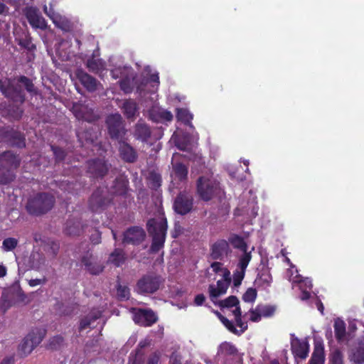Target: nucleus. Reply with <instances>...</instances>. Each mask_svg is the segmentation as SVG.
Returning a JSON list of instances; mask_svg holds the SVG:
<instances>
[{
	"label": "nucleus",
	"mask_w": 364,
	"mask_h": 364,
	"mask_svg": "<svg viewBox=\"0 0 364 364\" xmlns=\"http://www.w3.org/2000/svg\"><path fill=\"white\" fill-rule=\"evenodd\" d=\"M32 97L39 94L38 89L35 86L33 80L25 75H19L14 78L3 77L0 79V92L1 95L13 103L0 104L2 116H6L12 120H20L24 113L21 105L26 102V93L22 87Z\"/></svg>",
	"instance_id": "1"
},
{
	"label": "nucleus",
	"mask_w": 364,
	"mask_h": 364,
	"mask_svg": "<svg viewBox=\"0 0 364 364\" xmlns=\"http://www.w3.org/2000/svg\"><path fill=\"white\" fill-rule=\"evenodd\" d=\"M21 158L11 151L0 154V184L6 185L16 178L15 171L21 164Z\"/></svg>",
	"instance_id": "2"
},
{
	"label": "nucleus",
	"mask_w": 364,
	"mask_h": 364,
	"mask_svg": "<svg viewBox=\"0 0 364 364\" xmlns=\"http://www.w3.org/2000/svg\"><path fill=\"white\" fill-rule=\"evenodd\" d=\"M55 197L48 193H38L28 199L26 210L28 214L40 216L47 213L54 206Z\"/></svg>",
	"instance_id": "3"
},
{
	"label": "nucleus",
	"mask_w": 364,
	"mask_h": 364,
	"mask_svg": "<svg viewBox=\"0 0 364 364\" xmlns=\"http://www.w3.org/2000/svg\"><path fill=\"white\" fill-rule=\"evenodd\" d=\"M30 300L21 289L19 282H15L10 287L4 289L1 297V309L6 312L13 306L27 304Z\"/></svg>",
	"instance_id": "4"
},
{
	"label": "nucleus",
	"mask_w": 364,
	"mask_h": 364,
	"mask_svg": "<svg viewBox=\"0 0 364 364\" xmlns=\"http://www.w3.org/2000/svg\"><path fill=\"white\" fill-rule=\"evenodd\" d=\"M148 232L152 237L150 250H160L164 247L168 228L167 220L151 218L146 223Z\"/></svg>",
	"instance_id": "5"
},
{
	"label": "nucleus",
	"mask_w": 364,
	"mask_h": 364,
	"mask_svg": "<svg viewBox=\"0 0 364 364\" xmlns=\"http://www.w3.org/2000/svg\"><path fill=\"white\" fill-rule=\"evenodd\" d=\"M197 193L204 201H209L219 194L220 183L211 177L200 176L196 183Z\"/></svg>",
	"instance_id": "6"
},
{
	"label": "nucleus",
	"mask_w": 364,
	"mask_h": 364,
	"mask_svg": "<svg viewBox=\"0 0 364 364\" xmlns=\"http://www.w3.org/2000/svg\"><path fill=\"white\" fill-rule=\"evenodd\" d=\"M46 334V330L44 328L32 329L18 346V352L21 356H27L30 354L41 343Z\"/></svg>",
	"instance_id": "7"
},
{
	"label": "nucleus",
	"mask_w": 364,
	"mask_h": 364,
	"mask_svg": "<svg viewBox=\"0 0 364 364\" xmlns=\"http://www.w3.org/2000/svg\"><path fill=\"white\" fill-rule=\"evenodd\" d=\"M105 124L109 137L117 141L127 139V129L122 116L119 114H112L107 117Z\"/></svg>",
	"instance_id": "8"
},
{
	"label": "nucleus",
	"mask_w": 364,
	"mask_h": 364,
	"mask_svg": "<svg viewBox=\"0 0 364 364\" xmlns=\"http://www.w3.org/2000/svg\"><path fill=\"white\" fill-rule=\"evenodd\" d=\"M164 282L163 278L158 274L150 273L144 275L136 283V290L139 294H153Z\"/></svg>",
	"instance_id": "9"
},
{
	"label": "nucleus",
	"mask_w": 364,
	"mask_h": 364,
	"mask_svg": "<svg viewBox=\"0 0 364 364\" xmlns=\"http://www.w3.org/2000/svg\"><path fill=\"white\" fill-rule=\"evenodd\" d=\"M18 269L26 272L31 269H39L44 264L45 257L42 252H24L23 257L19 259L16 255Z\"/></svg>",
	"instance_id": "10"
},
{
	"label": "nucleus",
	"mask_w": 364,
	"mask_h": 364,
	"mask_svg": "<svg viewBox=\"0 0 364 364\" xmlns=\"http://www.w3.org/2000/svg\"><path fill=\"white\" fill-rule=\"evenodd\" d=\"M0 142L20 149L26 146L24 134L11 127L0 128Z\"/></svg>",
	"instance_id": "11"
},
{
	"label": "nucleus",
	"mask_w": 364,
	"mask_h": 364,
	"mask_svg": "<svg viewBox=\"0 0 364 364\" xmlns=\"http://www.w3.org/2000/svg\"><path fill=\"white\" fill-rule=\"evenodd\" d=\"M112 203L102 188H97L92 193L88 200L89 208L94 213H100L105 210Z\"/></svg>",
	"instance_id": "12"
},
{
	"label": "nucleus",
	"mask_w": 364,
	"mask_h": 364,
	"mask_svg": "<svg viewBox=\"0 0 364 364\" xmlns=\"http://www.w3.org/2000/svg\"><path fill=\"white\" fill-rule=\"evenodd\" d=\"M87 173L93 178H102L108 173L109 166L105 159H93L87 161Z\"/></svg>",
	"instance_id": "13"
},
{
	"label": "nucleus",
	"mask_w": 364,
	"mask_h": 364,
	"mask_svg": "<svg viewBox=\"0 0 364 364\" xmlns=\"http://www.w3.org/2000/svg\"><path fill=\"white\" fill-rule=\"evenodd\" d=\"M173 206L176 213L185 215L193 209V198L185 191L180 192L176 197Z\"/></svg>",
	"instance_id": "14"
},
{
	"label": "nucleus",
	"mask_w": 364,
	"mask_h": 364,
	"mask_svg": "<svg viewBox=\"0 0 364 364\" xmlns=\"http://www.w3.org/2000/svg\"><path fill=\"white\" fill-rule=\"evenodd\" d=\"M146 236L141 227L132 226L124 232L122 242L127 245H139L144 241Z\"/></svg>",
	"instance_id": "15"
},
{
	"label": "nucleus",
	"mask_w": 364,
	"mask_h": 364,
	"mask_svg": "<svg viewBox=\"0 0 364 364\" xmlns=\"http://www.w3.org/2000/svg\"><path fill=\"white\" fill-rule=\"evenodd\" d=\"M24 14L29 24L33 28H39L41 30H46L47 28V23L37 8L33 6L26 7L24 10Z\"/></svg>",
	"instance_id": "16"
},
{
	"label": "nucleus",
	"mask_w": 364,
	"mask_h": 364,
	"mask_svg": "<svg viewBox=\"0 0 364 364\" xmlns=\"http://www.w3.org/2000/svg\"><path fill=\"white\" fill-rule=\"evenodd\" d=\"M133 320L141 326H150L158 321V316L151 309H138L133 315Z\"/></svg>",
	"instance_id": "17"
},
{
	"label": "nucleus",
	"mask_w": 364,
	"mask_h": 364,
	"mask_svg": "<svg viewBox=\"0 0 364 364\" xmlns=\"http://www.w3.org/2000/svg\"><path fill=\"white\" fill-rule=\"evenodd\" d=\"M127 141V139L117 141L119 144L118 151L119 156L124 162L133 164L137 161L138 154L136 150Z\"/></svg>",
	"instance_id": "18"
},
{
	"label": "nucleus",
	"mask_w": 364,
	"mask_h": 364,
	"mask_svg": "<svg viewBox=\"0 0 364 364\" xmlns=\"http://www.w3.org/2000/svg\"><path fill=\"white\" fill-rule=\"evenodd\" d=\"M34 248L38 250H58L60 249L59 242L45 236L40 233H35L33 235Z\"/></svg>",
	"instance_id": "19"
},
{
	"label": "nucleus",
	"mask_w": 364,
	"mask_h": 364,
	"mask_svg": "<svg viewBox=\"0 0 364 364\" xmlns=\"http://www.w3.org/2000/svg\"><path fill=\"white\" fill-rule=\"evenodd\" d=\"M81 264L85 267V269L92 275H99L104 271L105 266L97 262L92 255H83L80 259Z\"/></svg>",
	"instance_id": "20"
},
{
	"label": "nucleus",
	"mask_w": 364,
	"mask_h": 364,
	"mask_svg": "<svg viewBox=\"0 0 364 364\" xmlns=\"http://www.w3.org/2000/svg\"><path fill=\"white\" fill-rule=\"evenodd\" d=\"M129 181L127 177L119 176L113 181L111 186V192L114 196H122L124 198L129 197Z\"/></svg>",
	"instance_id": "21"
},
{
	"label": "nucleus",
	"mask_w": 364,
	"mask_h": 364,
	"mask_svg": "<svg viewBox=\"0 0 364 364\" xmlns=\"http://www.w3.org/2000/svg\"><path fill=\"white\" fill-rule=\"evenodd\" d=\"M291 351L294 357L305 359L309 354V345L307 341H301L298 338L291 341Z\"/></svg>",
	"instance_id": "22"
},
{
	"label": "nucleus",
	"mask_w": 364,
	"mask_h": 364,
	"mask_svg": "<svg viewBox=\"0 0 364 364\" xmlns=\"http://www.w3.org/2000/svg\"><path fill=\"white\" fill-rule=\"evenodd\" d=\"M229 283L224 280H218L217 282V287L214 284H210L208 291L210 300L217 304L216 299L220 296L226 293L229 286Z\"/></svg>",
	"instance_id": "23"
},
{
	"label": "nucleus",
	"mask_w": 364,
	"mask_h": 364,
	"mask_svg": "<svg viewBox=\"0 0 364 364\" xmlns=\"http://www.w3.org/2000/svg\"><path fill=\"white\" fill-rule=\"evenodd\" d=\"M85 226L79 219H68L64 228L65 234L70 236L80 235L84 231Z\"/></svg>",
	"instance_id": "24"
},
{
	"label": "nucleus",
	"mask_w": 364,
	"mask_h": 364,
	"mask_svg": "<svg viewBox=\"0 0 364 364\" xmlns=\"http://www.w3.org/2000/svg\"><path fill=\"white\" fill-rule=\"evenodd\" d=\"M77 77L80 83L89 91L94 92L97 88L98 82L94 77L87 73L80 70L77 73Z\"/></svg>",
	"instance_id": "25"
},
{
	"label": "nucleus",
	"mask_w": 364,
	"mask_h": 364,
	"mask_svg": "<svg viewBox=\"0 0 364 364\" xmlns=\"http://www.w3.org/2000/svg\"><path fill=\"white\" fill-rule=\"evenodd\" d=\"M150 127L144 122L139 121L134 127V136L142 142H147L151 137Z\"/></svg>",
	"instance_id": "26"
},
{
	"label": "nucleus",
	"mask_w": 364,
	"mask_h": 364,
	"mask_svg": "<svg viewBox=\"0 0 364 364\" xmlns=\"http://www.w3.org/2000/svg\"><path fill=\"white\" fill-rule=\"evenodd\" d=\"M325 353L324 347L321 341H315L314 348L309 364H324Z\"/></svg>",
	"instance_id": "27"
},
{
	"label": "nucleus",
	"mask_w": 364,
	"mask_h": 364,
	"mask_svg": "<svg viewBox=\"0 0 364 364\" xmlns=\"http://www.w3.org/2000/svg\"><path fill=\"white\" fill-rule=\"evenodd\" d=\"M54 309L60 316H72L77 314L78 305L76 303L57 302L54 306Z\"/></svg>",
	"instance_id": "28"
},
{
	"label": "nucleus",
	"mask_w": 364,
	"mask_h": 364,
	"mask_svg": "<svg viewBox=\"0 0 364 364\" xmlns=\"http://www.w3.org/2000/svg\"><path fill=\"white\" fill-rule=\"evenodd\" d=\"M102 316V312L97 309L92 310L87 315L80 321L79 331L91 327V324Z\"/></svg>",
	"instance_id": "29"
},
{
	"label": "nucleus",
	"mask_w": 364,
	"mask_h": 364,
	"mask_svg": "<svg viewBox=\"0 0 364 364\" xmlns=\"http://www.w3.org/2000/svg\"><path fill=\"white\" fill-rule=\"evenodd\" d=\"M173 173L176 180L185 182L188 179V168L181 162H176L173 164Z\"/></svg>",
	"instance_id": "30"
},
{
	"label": "nucleus",
	"mask_w": 364,
	"mask_h": 364,
	"mask_svg": "<svg viewBox=\"0 0 364 364\" xmlns=\"http://www.w3.org/2000/svg\"><path fill=\"white\" fill-rule=\"evenodd\" d=\"M122 109L127 119H132L136 115L139 108L134 100L129 99L124 101Z\"/></svg>",
	"instance_id": "31"
},
{
	"label": "nucleus",
	"mask_w": 364,
	"mask_h": 364,
	"mask_svg": "<svg viewBox=\"0 0 364 364\" xmlns=\"http://www.w3.org/2000/svg\"><path fill=\"white\" fill-rule=\"evenodd\" d=\"M350 360L355 364L364 363V338L358 342V346L350 355Z\"/></svg>",
	"instance_id": "32"
},
{
	"label": "nucleus",
	"mask_w": 364,
	"mask_h": 364,
	"mask_svg": "<svg viewBox=\"0 0 364 364\" xmlns=\"http://www.w3.org/2000/svg\"><path fill=\"white\" fill-rule=\"evenodd\" d=\"M176 119L178 121L181 122L186 125L193 127L191 121L193 119V114L186 108L176 109Z\"/></svg>",
	"instance_id": "33"
},
{
	"label": "nucleus",
	"mask_w": 364,
	"mask_h": 364,
	"mask_svg": "<svg viewBox=\"0 0 364 364\" xmlns=\"http://www.w3.org/2000/svg\"><path fill=\"white\" fill-rule=\"evenodd\" d=\"M149 187L154 191H157L162 183V178L160 173L153 171H151L147 178Z\"/></svg>",
	"instance_id": "34"
},
{
	"label": "nucleus",
	"mask_w": 364,
	"mask_h": 364,
	"mask_svg": "<svg viewBox=\"0 0 364 364\" xmlns=\"http://www.w3.org/2000/svg\"><path fill=\"white\" fill-rule=\"evenodd\" d=\"M151 119L155 122H171L173 119V114L170 111L162 110L151 114Z\"/></svg>",
	"instance_id": "35"
},
{
	"label": "nucleus",
	"mask_w": 364,
	"mask_h": 364,
	"mask_svg": "<svg viewBox=\"0 0 364 364\" xmlns=\"http://www.w3.org/2000/svg\"><path fill=\"white\" fill-rule=\"evenodd\" d=\"M335 335L338 341H342L346 336V323L343 320L337 318L334 321Z\"/></svg>",
	"instance_id": "36"
},
{
	"label": "nucleus",
	"mask_w": 364,
	"mask_h": 364,
	"mask_svg": "<svg viewBox=\"0 0 364 364\" xmlns=\"http://www.w3.org/2000/svg\"><path fill=\"white\" fill-rule=\"evenodd\" d=\"M145 360L144 353L141 349L136 348L129 356L128 364H144Z\"/></svg>",
	"instance_id": "37"
},
{
	"label": "nucleus",
	"mask_w": 364,
	"mask_h": 364,
	"mask_svg": "<svg viewBox=\"0 0 364 364\" xmlns=\"http://www.w3.org/2000/svg\"><path fill=\"white\" fill-rule=\"evenodd\" d=\"M238 353L237 349L233 345L230 343L224 342L222 343L218 350V354H225L229 355H235Z\"/></svg>",
	"instance_id": "38"
},
{
	"label": "nucleus",
	"mask_w": 364,
	"mask_h": 364,
	"mask_svg": "<svg viewBox=\"0 0 364 364\" xmlns=\"http://www.w3.org/2000/svg\"><path fill=\"white\" fill-rule=\"evenodd\" d=\"M116 288L118 299H119L120 301H126L129 299L130 291L129 287L127 286H122L119 282V278L117 280Z\"/></svg>",
	"instance_id": "39"
},
{
	"label": "nucleus",
	"mask_w": 364,
	"mask_h": 364,
	"mask_svg": "<svg viewBox=\"0 0 364 364\" xmlns=\"http://www.w3.org/2000/svg\"><path fill=\"white\" fill-rule=\"evenodd\" d=\"M229 242L232 245L234 248L240 250H247V244L245 243L243 237L233 235L229 238Z\"/></svg>",
	"instance_id": "40"
},
{
	"label": "nucleus",
	"mask_w": 364,
	"mask_h": 364,
	"mask_svg": "<svg viewBox=\"0 0 364 364\" xmlns=\"http://www.w3.org/2000/svg\"><path fill=\"white\" fill-rule=\"evenodd\" d=\"M64 338L61 336H55L49 340L47 348L58 350L64 346Z\"/></svg>",
	"instance_id": "41"
},
{
	"label": "nucleus",
	"mask_w": 364,
	"mask_h": 364,
	"mask_svg": "<svg viewBox=\"0 0 364 364\" xmlns=\"http://www.w3.org/2000/svg\"><path fill=\"white\" fill-rule=\"evenodd\" d=\"M217 304L220 308H231L239 305V299L236 296H230L227 299L221 301H216Z\"/></svg>",
	"instance_id": "42"
},
{
	"label": "nucleus",
	"mask_w": 364,
	"mask_h": 364,
	"mask_svg": "<svg viewBox=\"0 0 364 364\" xmlns=\"http://www.w3.org/2000/svg\"><path fill=\"white\" fill-rule=\"evenodd\" d=\"M274 305H263L259 304L257 306V311L261 313L262 316L270 317L274 315L276 311Z\"/></svg>",
	"instance_id": "43"
},
{
	"label": "nucleus",
	"mask_w": 364,
	"mask_h": 364,
	"mask_svg": "<svg viewBox=\"0 0 364 364\" xmlns=\"http://www.w3.org/2000/svg\"><path fill=\"white\" fill-rule=\"evenodd\" d=\"M124 252H112L109 255L108 262L114 264L115 266L119 267L124 263L126 257Z\"/></svg>",
	"instance_id": "44"
},
{
	"label": "nucleus",
	"mask_w": 364,
	"mask_h": 364,
	"mask_svg": "<svg viewBox=\"0 0 364 364\" xmlns=\"http://www.w3.org/2000/svg\"><path fill=\"white\" fill-rule=\"evenodd\" d=\"M214 314L218 316L220 321L223 323V325L232 333H237L239 331L235 328L233 323L229 321L226 317L223 316L219 311H213Z\"/></svg>",
	"instance_id": "45"
},
{
	"label": "nucleus",
	"mask_w": 364,
	"mask_h": 364,
	"mask_svg": "<svg viewBox=\"0 0 364 364\" xmlns=\"http://www.w3.org/2000/svg\"><path fill=\"white\" fill-rule=\"evenodd\" d=\"M50 149L53 153L55 161L56 163H60L64 161L67 155V153L65 149L55 145H51Z\"/></svg>",
	"instance_id": "46"
},
{
	"label": "nucleus",
	"mask_w": 364,
	"mask_h": 364,
	"mask_svg": "<svg viewBox=\"0 0 364 364\" xmlns=\"http://www.w3.org/2000/svg\"><path fill=\"white\" fill-rule=\"evenodd\" d=\"M272 280V276L269 273L262 272L258 274L257 278L255 281V284L259 286H269Z\"/></svg>",
	"instance_id": "47"
},
{
	"label": "nucleus",
	"mask_w": 364,
	"mask_h": 364,
	"mask_svg": "<svg viewBox=\"0 0 364 364\" xmlns=\"http://www.w3.org/2000/svg\"><path fill=\"white\" fill-rule=\"evenodd\" d=\"M329 364H344L343 355L340 350L336 349L330 354Z\"/></svg>",
	"instance_id": "48"
},
{
	"label": "nucleus",
	"mask_w": 364,
	"mask_h": 364,
	"mask_svg": "<svg viewBox=\"0 0 364 364\" xmlns=\"http://www.w3.org/2000/svg\"><path fill=\"white\" fill-rule=\"evenodd\" d=\"M243 255L240 257L238 267L241 271L245 272V269L251 259L252 252H243Z\"/></svg>",
	"instance_id": "49"
},
{
	"label": "nucleus",
	"mask_w": 364,
	"mask_h": 364,
	"mask_svg": "<svg viewBox=\"0 0 364 364\" xmlns=\"http://www.w3.org/2000/svg\"><path fill=\"white\" fill-rule=\"evenodd\" d=\"M257 289L250 287L242 295V300L245 302H254L257 298Z\"/></svg>",
	"instance_id": "50"
},
{
	"label": "nucleus",
	"mask_w": 364,
	"mask_h": 364,
	"mask_svg": "<svg viewBox=\"0 0 364 364\" xmlns=\"http://www.w3.org/2000/svg\"><path fill=\"white\" fill-rule=\"evenodd\" d=\"M119 87L125 93H131L133 91L132 82L127 77L119 81Z\"/></svg>",
	"instance_id": "51"
},
{
	"label": "nucleus",
	"mask_w": 364,
	"mask_h": 364,
	"mask_svg": "<svg viewBox=\"0 0 364 364\" xmlns=\"http://www.w3.org/2000/svg\"><path fill=\"white\" fill-rule=\"evenodd\" d=\"M18 245V240L14 237L6 238L2 243L3 248L5 250H13Z\"/></svg>",
	"instance_id": "52"
},
{
	"label": "nucleus",
	"mask_w": 364,
	"mask_h": 364,
	"mask_svg": "<svg viewBox=\"0 0 364 364\" xmlns=\"http://www.w3.org/2000/svg\"><path fill=\"white\" fill-rule=\"evenodd\" d=\"M228 242L225 240H219L213 245L210 250H228Z\"/></svg>",
	"instance_id": "53"
},
{
	"label": "nucleus",
	"mask_w": 364,
	"mask_h": 364,
	"mask_svg": "<svg viewBox=\"0 0 364 364\" xmlns=\"http://www.w3.org/2000/svg\"><path fill=\"white\" fill-rule=\"evenodd\" d=\"M18 44L21 47H23V48H26V49H27L28 50H30V51L36 49V46L32 43L31 38L29 37V36L28 37H26L23 39H21L19 41Z\"/></svg>",
	"instance_id": "54"
},
{
	"label": "nucleus",
	"mask_w": 364,
	"mask_h": 364,
	"mask_svg": "<svg viewBox=\"0 0 364 364\" xmlns=\"http://www.w3.org/2000/svg\"><path fill=\"white\" fill-rule=\"evenodd\" d=\"M245 272L241 270H236L233 274V285L235 287H239L245 277Z\"/></svg>",
	"instance_id": "55"
},
{
	"label": "nucleus",
	"mask_w": 364,
	"mask_h": 364,
	"mask_svg": "<svg viewBox=\"0 0 364 364\" xmlns=\"http://www.w3.org/2000/svg\"><path fill=\"white\" fill-rule=\"evenodd\" d=\"M54 24L63 31H68L70 28L69 22L61 17L59 19H53Z\"/></svg>",
	"instance_id": "56"
},
{
	"label": "nucleus",
	"mask_w": 364,
	"mask_h": 364,
	"mask_svg": "<svg viewBox=\"0 0 364 364\" xmlns=\"http://www.w3.org/2000/svg\"><path fill=\"white\" fill-rule=\"evenodd\" d=\"M87 67L90 71L95 73H98V71L100 70L99 63L97 62V60H96L93 58L87 60Z\"/></svg>",
	"instance_id": "57"
},
{
	"label": "nucleus",
	"mask_w": 364,
	"mask_h": 364,
	"mask_svg": "<svg viewBox=\"0 0 364 364\" xmlns=\"http://www.w3.org/2000/svg\"><path fill=\"white\" fill-rule=\"evenodd\" d=\"M159 360H160L159 353L154 352L149 356L146 364H159Z\"/></svg>",
	"instance_id": "58"
},
{
	"label": "nucleus",
	"mask_w": 364,
	"mask_h": 364,
	"mask_svg": "<svg viewBox=\"0 0 364 364\" xmlns=\"http://www.w3.org/2000/svg\"><path fill=\"white\" fill-rule=\"evenodd\" d=\"M235 322L237 326L241 328L240 330H238L239 333H235L239 336L247 328V324L242 321V316L235 318Z\"/></svg>",
	"instance_id": "59"
},
{
	"label": "nucleus",
	"mask_w": 364,
	"mask_h": 364,
	"mask_svg": "<svg viewBox=\"0 0 364 364\" xmlns=\"http://www.w3.org/2000/svg\"><path fill=\"white\" fill-rule=\"evenodd\" d=\"M250 313L251 314L250 320L253 322H259L261 320L262 315L261 313L257 311V308L255 309H251L250 310Z\"/></svg>",
	"instance_id": "60"
},
{
	"label": "nucleus",
	"mask_w": 364,
	"mask_h": 364,
	"mask_svg": "<svg viewBox=\"0 0 364 364\" xmlns=\"http://www.w3.org/2000/svg\"><path fill=\"white\" fill-rule=\"evenodd\" d=\"M90 240L95 245L99 244L101 241V233L97 230H95V232L90 236Z\"/></svg>",
	"instance_id": "61"
},
{
	"label": "nucleus",
	"mask_w": 364,
	"mask_h": 364,
	"mask_svg": "<svg viewBox=\"0 0 364 364\" xmlns=\"http://www.w3.org/2000/svg\"><path fill=\"white\" fill-rule=\"evenodd\" d=\"M181 356L176 352L172 353L170 357V362L171 364H181Z\"/></svg>",
	"instance_id": "62"
},
{
	"label": "nucleus",
	"mask_w": 364,
	"mask_h": 364,
	"mask_svg": "<svg viewBox=\"0 0 364 364\" xmlns=\"http://www.w3.org/2000/svg\"><path fill=\"white\" fill-rule=\"evenodd\" d=\"M223 258V252H211L208 256V259L216 260Z\"/></svg>",
	"instance_id": "63"
},
{
	"label": "nucleus",
	"mask_w": 364,
	"mask_h": 364,
	"mask_svg": "<svg viewBox=\"0 0 364 364\" xmlns=\"http://www.w3.org/2000/svg\"><path fill=\"white\" fill-rule=\"evenodd\" d=\"M223 264L219 262H213L210 264V267L213 268V270L215 273H219L220 272H222L224 268L222 267Z\"/></svg>",
	"instance_id": "64"
}]
</instances>
